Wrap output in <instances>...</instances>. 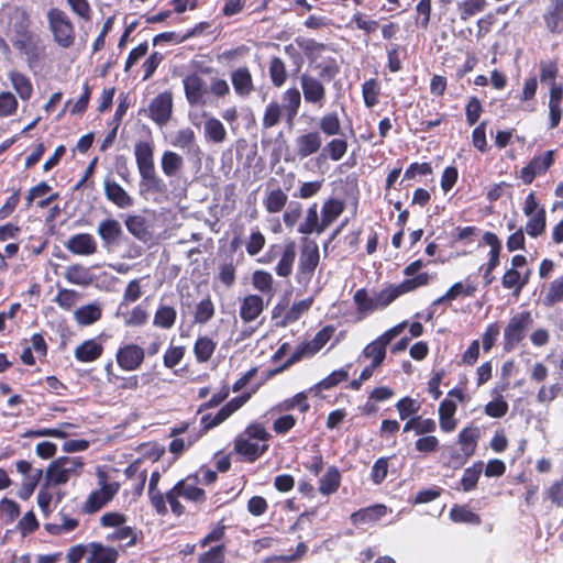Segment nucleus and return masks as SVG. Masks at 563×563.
<instances>
[{"mask_svg": "<svg viewBox=\"0 0 563 563\" xmlns=\"http://www.w3.org/2000/svg\"><path fill=\"white\" fill-rule=\"evenodd\" d=\"M302 98L307 104H311L318 109L324 107L327 102V88L324 78L312 76L308 73L299 77Z\"/></svg>", "mask_w": 563, "mask_h": 563, "instance_id": "nucleus-12", "label": "nucleus"}, {"mask_svg": "<svg viewBox=\"0 0 563 563\" xmlns=\"http://www.w3.org/2000/svg\"><path fill=\"white\" fill-rule=\"evenodd\" d=\"M154 152L155 144L153 140L139 141L134 145V157L140 174L141 195H164L167 192V185L155 169Z\"/></svg>", "mask_w": 563, "mask_h": 563, "instance_id": "nucleus-1", "label": "nucleus"}, {"mask_svg": "<svg viewBox=\"0 0 563 563\" xmlns=\"http://www.w3.org/2000/svg\"><path fill=\"white\" fill-rule=\"evenodd\" d=\"M287 201V194L278 187L267 192L263 199V205L268 213H278L285 208Z\"/></svg>", "mask_w": 563, "mask_h": 563, "instance_id": "nucleus-47", "label": "nucleus"}, {"mask_svg": "<svg viewBox=\"0 0 563 563\" xmlns=\"http://www.w3.org/2000/svg\"><path fill=\"white\" fill-rule=\"evenodd\" d=\"M313 298L309 297L292 303L280 321L282 327L291 324L300 319L312 306Z\"/></svg>", "mask_w": 563, "mask_h": 563, "instance_id": "nucleus-49", "label": "nucleus"}, {"mask_svg": "<svg viewBox=\"0 0 563 563\" xmlns=\"http://www.w3.org/2000/svg\"><path fill=\"white\" fill-rule=\"evenodd\" d=\"M97 232L106 247L117 245L123 233L120 222L115 219L102 220L98 225Z\"/></svg>", "mask_w": 563, "mask_h": 563, "instance_id": "nucleus-28", "label": "nucleus"}, {"mask_svg": "<svg viewBox=\"0 0 563 563\" xmlns=\"http://www.w3.org/2000/svg\"><path fill=\"white\" fill-rule=\"evenodd\" d=\"M334 331L333 325L323 327L312 340L298 344L292 354L282 365L271 371V375L280 374L301 360L314 356L330 341Z\"/></svg>", "mask_w": 563, "mask_h": 563, "instance_id": "nucleus-5", "label": "nucleus"}, {"mask_svg": "<svg viewBox=\"0 0 563 563\" xmlns=\"http://www.w3.org/2000/svg\"><path fill=\"white\" fill-rule=\"evenodd\" d=\"M415 23L417 27L427 31L431 20L432 0H419L415 7Z\"/></svg>", "mask_w": 563, "mask_h": 563, "instance_id": "nucleus-56", "label": "nucleus"}, {"mask_svg": "<svg viewBox=\"0 0 563 563\" xmlns=\"http://www.w3.org/2000/svg\"><path fill=\"white\" fill-rule=\"evenodd\" d=\"M161 167L166 177H177L184 168V158L176 152L165 151L161 157Z\"/></svg>", "mask_w": 563, "mask_h": 563, "instance_id": "nucleus-36", "label": "nucleus"}, {"mask_svg": "<svg viewBox=\"0 0 563 563\" xmlns=\"http://www.w3.org/2000/svg\"><path fill=\"white\" fill-rule=\"evenodd\" d=\"M66 280L78 286H88L92 283L90 269L81 264H71L65 269Z\"/></svg>", "mask_w": 563, "mask_h": 563, "instance_id": "nucleus-41", "label": "nucleus"}, {"mask_svg": "<svg viewBox=\"0 0 563 563\" xmlns=\"http://www.w3.org/2000/svg\"><path fill=\"white\" fill-rule=\"evenodd\" d=\"M100 488L92 490L81 507V512L92 515L101 510L119 492L120 485L117 482L108 483L106 475L100 477Z\"/></svg>", "mask_w": 563, "mask_h": 563, "instance_id": "nucleus-10", "label": "nucleus"}, {"mask_svg": "<svg viewBox=\"0 0 563 563\" xmlns=\"http://www.w3.org/2000/svg\"><path fill=\"white\" fill-rule=\"evenodd\" d=\"M200 479L197 475H188L186 478L178 481L174 486L179 488L183 498L192 503H203L206 500L205 489L198 487Z\"/></svg>", "mask_w": 563, "mask_h": 563, "instance_id": "nucleus-25", "label": "nucleus"}, {"mask_svg": "<svg viewBox=\"0 0 563 563\" xmlns=\"http://www.w3.org/2000/svg\"><path fill=\"white\" fill-rule=\"evenodd\" d=\"M487 5L486 0H464L457 3L460 19L467 21L473 15L482 12Z\"/></svg>", "mask_w": 563, "mask_h": 563, "instance_id": "nucleus-59", "label": "nucleus"}, {"mask_svg": "<svg viewBox=\"0 0 563 563\" xmlns=\"http://www.w3.org/2000/svg\"><path fill=\"white\" fill-rule=\"evenodd\" d=\"M230 79L234 92L241 98H247L255 90L253 76L247 66L233 69Z\"/></svg>", "mask_w": 563, "mask_h": 563, "instance_id": "nucleus-20", "label": "nucleus"}, {"mask_svg": "<svg viewBox=\"0 0 563 563\" xmlns=\"http://www.w3.org/2000/svg\"><path fill=\"white\" fill-rule=\"evenodd\" d=\"M12 45L25 56L27 67L31 70L35 71L36 68L43 66L47 57L46 47L42 44L36 33L32 32L26 33V35L21 34L19 37H13Z\"/></svg>", "mask_w": 563, "mask_h": 563, "instance_id": "nucleus-8", "label": "nucleus"}, {"mask_svg": "<svg viewBox=\"0 0 563 563\" xmlns=\"http://www.w3.org/2000/svg\"><path fill=\"white\" fill-rule=\"evenodd\" d=\"M353 300L358 312L368 313L377 309L376 299L369 297L365 288L357 289L354 292Z\"/></svg>", "mask_w": 563, "mask_h": 563, "instance_id": "nucleus-62", "label": "nucleus"}, {"mask_svg": "<svg viewBox=\"0 0 563 563\" xmlns=\"http://www.w3.org/2000/svg\"><path fill=\"white\" fill-rule=\"evenodd\" d=\"M268 75L275 88L283 87L288 80L286 63L278 56H273L268 63Z\"/></svg>", "mask_w": 563, "mask_h": 563, "instance_id": "nucleus-39", "label": "nucleus"}, {"mask_svg": "<svg viewBox=\"0 0 563 563\" xmlns=\"http://www.w3.org/2000/svg\"><path fill=\"white\" fill-rule=\"evenodd\" d=\"M173 113V93L165 90L158 93L148 106V117L158 125H165Z\"/></svg>", "mask_w": 563, "mask_h": 563, "instance_id": "nucleus-15", "label": "nucleus"}, {"mask_svg": "<svg viewBox=\"0 0 563 563\" xmlns=\"http://www.w3.org/2000/svg\"><path fill=\"white\" fill-rule=\"evenodd\" d=\"M543 20L549 32L559 34L563 32V10L549 9L543 14Z\"/></svg>", "mask_w": 563, "mask_h": 563, "instance_id": "nucleus-64", "label": "nucleus"}, {"mask_svg": "<svg viewBox=\"0 0 563 563\" xmlns=\"http://www.w3.org/2000/svg\"><path fill=\"white\" fill-rule=\"evenodd\" d=\"M521 273L518 269L508 268L501 277V286L505 289L512 290V294L518 297L522 290Z\"/></svg>", "mask_w": 563, "mask_h": 563, "instance_id": "nucleus-61", "label": "nucleus"}, {"mask_svg": "<svg viewBox=\"0 0 563 563\" xmlns=\"http://www.w3.org/2000/svg\"><path fill=\"white\" fill-rule=\"evenodd\" d=\"M104 352L103 343L99 338L88 339L81 342L74 350L76 361L80 363H92L99 360Z\"/></svg>", "mask_w": 563, "mask_h": 563, "instance_id": "nucleus-22", "label": "nucleus"}, {"mask_svg": "<svg viewBox=\"0 0 563 563\" xmlns=\"http://www.w3.org/2000/svg\"><path fill=\"white\" fill-rule=\"evenodd\" d=\"M71 477L65 468L64 464L59 459L54 460L48 465L45 473V483L46 485H62L69 481Z\"/></svg>", "mask_w": 563, "mask_h": 563, "instance_id": "nucleus-46", "label": "nucleus"}, {"mask_svg": "<svg viewBox=\"0 0 563 563\" xmlns=\"http://www.w3.org/2000/svg\"><path fill=\"white\" fill-rule=\"evenodd\" d=\"M547 228V212L544 208H539L538 211L529 217L526 223V232L531 238H538L544 233Z\"/></svg>", "mask_w": 563, "mask_h": 563, "instance_id": "nucleus-52", "label": "nucleus"}, {"mask_svg": "<svg viewBox=\"0 0 563 563\" xmlns=\"http://www.w3.org/2000/svg\"><path fill=\"white\" fill-rule=\"evenodd\" d=\"M161 475L157 471L153 472L148 484V497L151 505L154 507L156 512L161 516H165L168 512L167 506L165 505L164 494L157 489Z\"/></svg>", "mask_w": 563, "mask_h": 563, "instance_id": "nucleus-38", "label": "nucleus"}, {"mask_svg": "<svg viewBox=\"0 0 563 563\" xmlns=\"http://www.w3.org/2000/svg\"><path fill=\"white\" fill-rule=\"evenodd\" d=\"M320 262L318 243L308 238L300 239V252L297 274L299 277L311 279Z\"/></svg>", "mask_w": 563, "mask_h": 563, "instance_id": "nucleus-11", "label": "nucleus"}, {"mask_svg": "<svg viewBox=\"0 0 563 563\" xmlns=\"http://www.w3.org/2000/svg\"><path fill=\"white\" fill-rule=\"evenodd\" d=\"M205 135L213 143H222L227 139V131L219 119L209 118L205 122Z\"/></svg>", "mask_w": 563, "mask_h": 563, "instance_id": "nucleus-55", "label": "nucleus"}, {"mask_svg": "<svg viewBox=\"0 0 563 563\" xmlns=\"http://www.w3.org/2000/svg\"><path fill=\"white\" fill-rule=\"evenodd\" d=\"M216 313L214 305L209 296L199 301L196 306L195 321L199 324L208 323Z\"/></svg>", "mask_w": 563, "mask_h": 563, "instance_id": "nucleus-60", "label": "nucleus"}, {"mask_svg": "<svg viewBox=\"0 0 563 563\" xmlns=\"http://www.w3.org/2000/svg\"><path fill=\"white\" fill-rule=\"evenodd\" d=\"M380 84L376 78H369L362 84V97L366 108H374L379 102Z\"/></svg>", "mask_w": 563, "mask_h": 563, "instance_id": "nucleus-51", "label": "nucleus"}, {"mask_svg": "<svg viewBox=\"0 0 563 563\" xmlns=\"http://www.w3.org/2000/svg\"><path fill=\"white\" fill-rule=\"evenodd\" d=\"M482 471L483 462L481 461L464 470L460 481V485L464 492H472L477 487Z\"/></svg>", "mask_w": 563, "mask_h": 563, "instance_id": "nucleus-53", "label": "nucleus"}, {"mask_svg": "<svg viewBox=\"0 0 563 563\" xmlns=\"http://www.w3.org/2000/svg\"><path fill=\"white\" fill-rule=\"evenodd\" d=\"M450 519L456 523L479 526L482 518L466 505H454L450 510Z\"/></svg>", "mask_w": 563, "mask_h": 563, "instance_id": "nucleus-44", "label": "nucleus"}, {"mask_svg": "<svg viewBox=\"0 0 563 563\" xmlns=\"http://www.w3.org/2000/svg\"><path fill=\"white\" fill-rule=\"evenodd\" d=\"M217 349V342L208 335L198 336L194 344V354L198 363H207Z\"/></svg>", "mask_w": 563, "mask_h": 563, "instance_id": "nucleus-43", "label": "nucleus"}, {"mask_svg": "<svg viewBox=\"0 0 563 563\" xmlns=\"http://www.w3.org/2000/svg\"><path fill=\"white\" fill-rule=\"evenodd\" d=\"M325 229H321V219H319L318 214V206L313 203L307 210L306 218L303 222H301L297 229V231L301 234L308 235L311 233L321 234Z\"/></svg>", "mask_w": 563, "mask_h": 563, "instance_id": "nucleus-42", "label": "nucleus"}, {"mask_svg": "<svg viewBox=\"0 0 563 563\" xmlns=\"http://www.w3.org/2000/svg\"><path fill=\"white\" fill-rule=\"evenodd\" d=\"M388 512V508L384 504H375L361 508L350 516V522L354 527L363 525H373L378 522Z\"/></svg>", "mask_w": 563, "mask_h": 563, "instance_id": "nucleus-18", "label": "nucleus"}, {"mask_svg": "<svg viewBox=\"0 0 563 563\" xmlns=\"http://www.w3.org/2000/svg\"><path fill=\"white\" fill-rule=\"evenodd\" d=\"M319 132L325 136H335L341 133V120L336 111L324 113L318 122Z\"/></svg>", "mask_w": 563, "mask_h": 563, "instance_id": "nucleus-48", "label": "nucleus"}, {"mask_svg": "<svg viewBox=\"0 0 563 563\" xmlns=\"http://www.w3.org/2000/svg\"><path fill=\"white\" fill-rule=\"evenodd\" d=\"M555 163V151L548 150L534 155L519 172V178L525 185H530L539 176H544Z\"/></svg>", "mask_w": 563, "mask_h": 563, "instance_id": "nucleus-13", "label": "nucleus"}, {"mask_svg": "<svg viewBox=\"0 0 563 563\" xmlns=\"http://www.w3.org/2000/svg\"><path fill=\"white\" fill-rule=\"evenodd\" d=\"M89 556L85 563H117L119 551L115 548L106 547L101 542L88 544Z\"/></svg>", "mask_w": 563, "mask_h": 563, "instance_id": "nucleus-27", "label": "nucleus"}, {"mask_svg": "<svg viewBox=\"0 0 563 563\" xmlns=\"http://www.w3.org/2000/svg\"><path fill=\"white\" fill-rule=\"evenodd\" d=\"M66 250L74 255L89 256L97 252L98 245L90 233H77L71 235L64 244Z\"/></svg>", "mask_w": 563, "mask_h": 563, "instance_id": "nucleus-19", "label": "nucleus"}, {"mask_svg": "<svg viewBox=\"0 0 563 563\" xmlns=\"http://www.w3.org/2000/svg\"><path fill=\"white\" fill-rule=\"evenodd\" d=\"M483 241L490 246L488 252V262L485 264L486 267L496 269L500 262L501 242L498 236L493 232H485Z\"/></svg>", "mask_w": 563, "mask_h": 563, "instance_id": "nucleus-50", "label": "nucleus"}, {"mask_svg": "<svg viewBox=\"0 0 563 563\" xmlns=\"http://www.w3.org/2000/svg\"><path fill=\"white\" fill-rule=\"evenodd\" d=\"M479 438V429L472 424L464 427L460 431L457 435V443L461 445V450L465 455L466 460L474 455L477 448V441Z\"/></svg>", "mask_w": 563, "mask_h": 563, "instance_id": "nucleus-29", "label": "nucleus"}, {"mask_svg": "<svg viewBox=\"0 0 563 563\" xmlns=\"http://www.w3.org/2000/svg\"><path fill=\"white\" fill-rule=\"evenodd\" d=\"M102 317V308L99 302H91L79 307L74 312V318L79 325L87 327L96 323Z\"/></svg>", "mask_w": 563, "mask_h": 563, "instance_id": "nucleus-31", "label": "nucleus"}, {"mask_svg": "<svg viewBox=\"0 0 563 563\" xmlns=\"http://www.w3.org/2000/svg\"><path fill=\"white\" fill-rule=\"evenodd\" d=\"M349 379V372L346 368H340L336 371H333L328 376H325L323 379H321L317 385L316 388L319 390H329L336 385L346 382Z\"/></svg>", "mask_w": 563, "mask_h": 563, "instance_id": "nucleus-63", "label": "nucleus"}, {"mask_svg": "<svg viewBox=\"0 0 563 563\" xmlns=\"http://www.w3.org/2000/svg\"><path fill=\"white\" fill-rule=\"evenodd\" d=\"M341 482L342 475L339 468L334 465H331L319 478L318 490L323 496H330L339 490Z\"/></svg>", "mask_w": 563, "mask_h": 563, "instance_id": "nucleus-30", "label": "nucleus"}, {"mask_svg": "<svg viewBox=\"0 0 563 563\" xmlns=\"http://www.w3.org/2000/svg\"><path fill=\"white\" fill-rule=\"evenodd\" d=\"M185 96L190 106L205 103V95L207 93L206 81L197 73L188 74L184 79Z\"/></svg>", "mask_w": 563, "mask_h": 563, "instance_id": "nucleus-17", "label": "nucleus"}, {"mask_svg": "<svg viewBox=\"0 0 563 563\" xmlns=\"http://www.w3.org/2000/svg\"><path fill=\"white\" fill-rule=\"evenodd\" d=\"M387 345L388 343L378 336L364 347L363 355L366 358H371L373 367H379L384 363Z\"/></svg>", "mask_w": 563, "mask_h": 563, "instance_id": "nucleus-40", "label": "nucleus"}, {"mask_svg": "<svg viewBox=\"0 0 563 563\" xmlns=\"http://www.w3.org/2000/svg\"><path fill=\"white\" fill-rule=\"evenodd\" d=\"M345 205L342 200L329 198L321 208V229L331 225L344 211Z\"/></svg>", "mask_w": 563, "mask_h": 563, "instance_id": "nucleus-32", "label": "nucleus"}, {"mask_svg": "<svg viewBox=\"0 0 563 563\" xmlns=\"http://www.w3.org/2000/svg\"><path fill=\"white\" fill-rule=\"evenodd\" d=\"M349 143L344 137L331 139L323 147L319 155V159H331L339 162L347 152Z\"/></svg>", "mask_w": 563, "mask_h": 563, "instance_id": "nucleus-35", "label": "nucleus"}, {"mask_svg": "<svg viewBox=\"0 0 563 563\" xmlns=\"http://www.w3.org/2000/svg\"><path fill=\"white\" fill-rule=\"evenodd\" d=\"M563 301V275L551 282L548 291L543 297V305L553 307Z\"/></svg>", "mask_w": 563, "mask_h": 563, "instance_id": "nucleus-58", "label": "nucleus"}, {"mask_svg": "<svg viewBox=\"0 0 563 563\" xmlns=\"http://www.w3.org/2000/svg\"><path fill=\"white\" fill-rule=\"evenodd\" d=\"M57 517L59 522H47L44 525V529L51 536H63L73 532L79 527V519L74 517L71 512L67 510L66 507H63Z\"/></svg>", "mask_w": 563, "mask_h": 563, "instance_id": "nucleus-23", "label": "nucleus"}, {"mask_svg": "<svg viewBox=\"0 0 563 563\" xmlns=\"http://www.w3.org/2000/svg\"><path fill=\"white\" fill-rule=\"evenodd\" d=\"M282 100L283 103L273 100L266 104L262 117L263 129H272L283 120L289 128L294 125L301 106V93L295 87L288 88L283 92Z\"/></svg>", "mask_w": 563, "mask_h": 563, "instance_id": "nucleus-3", "label": "nucleus"}, {"mask_svg": "<svg viewBox=\"0 0 563 563\" xmlns=\"http://www.w3.org/2000/svg\"><path fill=\"white\" fill-rule=\"evenodd\" d=\"M532 323L533 318L528 310L512 316L504 329V351H514L525 340L527 331Z\"/></svg>", "mask_w": 563, "mask_h": 563, "instance_id": "nucleus-9", "label": "nucleus"}, {"mask_svg": "<svg viewBox=\"0 0 563 563\" xmlns=\"http://www.w3.org/2000/svg\"><path fill=\"white\" fill-rule=\"evenodd\" d=\"M46 18L54 42L63 48L73 46L76 31L68 14L59 8H51L46 13Z\"/></svg>", "mask_w": 563, "mask_h": 563, "instance_id": "nucleus-6", "label": "nucleus"}, {"mask_svg": "<svg viewBox=\"0 0 563 563\" xmlns=\"http://www.w3.org/2000/svg\"><path fill=\"white\" fill-rule=\"evenodd\" d=\"M431 276L427 272H422L412 278H406L401 283L390 284L383 288L376 296L377 308H386L394 302L399 296L412 292L420 287L429 285Z\"/></svg>", "mask_w": 563, "mask_h": 563, "instance_id": "nucleus-7", "label": "nucleus"}, {"mask_svg": "<svg viewBox=\"0 0 563 563\" xmlns=\"http://www.w3.org/2000/svg\"><path fill=\"white\" fill-rule=\"evenodd\" d=\"M9 80L22 100H29L33 95V85L31 79L21 71L12 70L8 75Z\"/></svg>", "mask_w": 563, "mask_h": 563, "instance_id": "nucleus-37", "label": "nucleus"}, {"mask_svg": "<svg viewBox=\"0 0 563 563\" xmlns=\"http://www.w3.org/2000/svg\"><path fill=\"white\" fill-rule=\"evenodd\" d=\"M103 192L107 200L119 209H128L134 205L133 197L110 177H107L103 181Z\"/></svg>", "mask_w": 563, "mask_h": 563, "instance_id": "nucleus-16", "label": "nucleus"}, {"mask_svg": "<svg viewBox=\"0 0 563 563\" xmlns=\"http://www.w3.org/2000/svg\"><path fill=\"white\" fill-rule=\"evenodd\" d=\"M296 44L302 51L310 66L318 69V75L325 81L333 80L341 70L338 59L333 56H323L328 45L314 38L297 37Z\"/></svg>", "mask_w": 563, "mask_h": 563, "instance_id": "nucleus-4", "label": "nucleus"}, {"mask_svg": "<svg viewBox=\"0 0 563 563\" xmlns=\"http://www.w3.org/2000/svg\"><path fill=\"white\" fill-rule=\"evenodd\" d=\"M457 406L454 400L450 398L443 399L439 405V426L443 432H453L457 426L455 413Z\"/></svg>", "mask_w": 563, "mask_h": 563, "instance_id": "nucleus-26", "label": "nucleus"}, {"mask_svg": "<svg viewBox=\"0 0 563 563\" xmlns=\"http://www.w3.org/2000/svg\"><path fill=\"white\" fill-rule=\"evenodd\" d=\"M145 361V349L136 343H126L117 350L115 362L125 372H135Z\"/></svg>", "mask_w": 563, "mask_h": 563, "instance_id": "nucleus-14", "label": "nucleus"}, {"mask_svg": "<svg viewBox=\"0 0 563 563\" xmlns=\"http://www.w3.org/2000/svg\"><path fill=\"white\" fill-rule=\"evenodd\" d=\"M177 319V311L172 306L161 305L153 319V324L162 329H170Z\"/></svg>", "mask_w": 563, "mask_h": 563, "instance_id": "nucleus-54", "label": "nucleus"}, {"mask_svg": "<svg viewBox=\"0 0 563 563\" xmlns=\"http://www.w3.org/2000/svg\"><path fill=\"white\" fill-rule=\"evenodd\" d=\"M252 285L253 287L266 295L268 297V301L274 297V278L271 273L257 269L252 274Z\"/></svg>", "mask_w": 563, "mask_h": 563, "instance_id": "nucleus-45", "label": "nucleus"}, {"mask_svg": "<svg viewBox=\"0 0 563 563\" xmlns=\"http://www.w3.org/2000/svg\"><path fill=\"white\" fill-rule=\"evenodd\" d=\"M271 439L263 423L251 422L234 438L232 453L239 455L241 461L254 463L268 451Z\"/></svg>", "mask_w": 563, "mask_h": 563, "instance_id": "nucleus-2", "label": "nucleus"}, {"mask_svg": "<svg viewBox=\"0 0 563 563\" xmlns=\"http://www.w3.org/2000/svg\"><path fill=\"white\" fill-rule=\"evenodd\" d=\"M265 302L260 295L251 294L245 296L240 303V318L243 322L250 323L256 320L265 309Z\"/></svg>", "mask_w": 563, "mask_h": 563, "instance_id": "nucleus-24", "label": "nucleus"}, {"mask_svg": "<svg viewBox=\"0 0 563 563\" xmlns=\"http://www.w3.org/2000/svg\"><path fill=\"white\" fill-rule=\"evenodd\" d=\"M296 260V243L289 240L283 250L282 256L275 267V272L280 277H288L291 275L292 266Z\"/></svg>", "mask_w": 563, "mask_h": 563, "instance_id": "nucleus-34", "label": "nucleus"}, {"mask_svg": "<svg viewBox=\"0 0 563 563\" xmlns=\"http://www.w3.org/2000/svg\"><path fill=\"white\" fill-rule=\"evenodd\" d=\"M295 142L297 155L300 158L309 157L322 148L321 133L317 130L298 135Z\"/></svg>", "mask_w": 563, "mask_h": 563, "instance_id": "nucleus-21", "label": "nucleus"}, {"mask_svg": "<svg viewBox=\"0 0 563 563\" xmlns=\"http://www.w3.org/2000/svg\"><path fill=\"white\" fill-rule=\"evenodd\" d=\"M128 231L139 240H144L148 235L146 220L139 214L128 216L125 221Z\"/></svg>", "mask_w": 563, "mask_h": 563, "instance_id": "nucleus-57", "label": "nucleus"}, {"mask_svg": "<svg viewBox=\"0 0 563 563\" xmlns=\"http://www.w3.org/2000/svg\"><path fill=\"white\" fill-rule=\"evenodd\" d=\"M295 408H298V410L301 413H306L310 409V404L308 402V395L306 391H300L294 395L292 397L286 398L282 402L275 405L273 408H271L269 412H283V411H289Z\"/></svg>", "mask_w": 563, "mask_h": 563, "instance_id": "nucleus-33", "label": "nucleus"}]
</instances>
